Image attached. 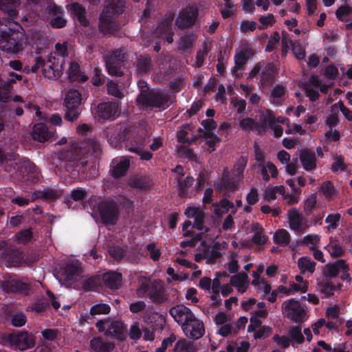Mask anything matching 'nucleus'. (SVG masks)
<instances>
[{"label":"nucleus","instance_id":"nucleus-41","mask_svg":"<svg viewBox=\"0 0 352 352\" xmlns=\"http://www.w3.org/2000/svg\"><path fill=\"white\" fill-rule=\"evenodd\" d=\"M15 241L19 244L27 245L33 239L32 228H29L19 231L14 235Z\"/></svg>","mask_w":352,"mask_h":352},{"label":"nucleus","instance_id":"nucleus-24","mask_svg":"<svg viewBox=\"0 0 352 352\" xmlns=\"http://www.w3.org/2000/svg\"><path fill=\"white\" fill-rule=\"evenodd\" d=\"M174 19V14H166L161 21L159 22L154 31L156 37H162L164 34L173 30L172 23Z\"/></svg>","mask_w":352,"mask_h":352},{"label":"nucleus","instance_id":"nucleus-9","mask_svg":"<svg viewBox=\"0 0 352 352\" xmlns=\"http://www.w3.org/2000/svg\"><path fill=\"white\" fill-rule=\"evenodd\" d=\"M6 342L16 351H23L34 347L35 336L27 331H14L5 337Z\"/></svg>","mask_w":352,"mask_h":352},{"label":"nucleus","instance_id":"nucleus-64","mask_svg":"<svg viewBox=\"0 0 352 352\" xmlns=\"http://www.w3.org/2000/svg\"><path fill=\"white\" fill-rule=\"evenodd\" d=\"M252 242L258 245H263L267 241V236L265 234L264 231H259L252 236Z\"/></svg>","mask_w":352,"mask_h":352},{"label":"nucleus","instance_id":"nucleus-11","mask_svg":"<svg viewBox=\"0 0 352 352\" xmlns=\"http://www.w3.org/2000/svg\"><path fill=\"white\" fill-rule=\"evenodd\" d=\"M96 326L99 331L104 332V335L116 339L119 341H124L126 338V329L124 324L120 321L113 320L111 322L109 320H100Z\"/></svg>","mask_w":352,"mask_h":352},{"label":"nucleus","instance_id":"nucleus-43","mask_svg":"<svg viewBox=\"0 0 352 352\" xmlns=\"http://www.w3.org/2000/svg\"><path fill=\"white\" fill-rule=\"evenodd\" d=\"M43 74L49 79L58 78L60 76L61 71L58 65L54 63L45 65L43 69Z\"/></svg>","mask_w":352,"mask_h":352},{"label":"nucleus","instance_id":"nucleus-17","mask_svg":"<svg viewBox=\"0 0 352 352\" xmlns=\"http://www.w3.org/2000/svg\"><path fill=\"white\" fill-rule=\"evenodd\" d=\"M239 181L236 176L232 175L228 169L225 168L221 179L214 184V188L219 192L223 191L233 192L237 188Z\"/></svg>","mask_w":352,"mask_h":352},{"label":"nucleus","instance_id":"nucleus-53","mask_svg":"<svg viewBox=\"0 0 352 352\" xmlns=\"http://www.w3.org/2000/svg\"><path fill=\"white\" fill-rule=\"evenodd\" d=\"M247 279L248 275L245 272H241L231 277L230 284L235 287L241 289L245 286Z\"/></svg>","mask_w":352,"mask_h":352},{"label":"nucleus","instance_id":"nucleus-50","mask_svg":"<svg viewBox=\"0 0 352 352\" xmlns=\"http://www.w3.org/2000/svg\"><path fill=\"white\" fill-rule=\"evenodd\" d=\"M195 37L192 34H185L181 37L179 43V50L186 51L192 47L193 43L195 41Z\"/></svg>","mask_w":352,"mask_h":352},{"label":"nucleus","instance_id":"nucleus-16","mask_svg":"<svg viewBox=\"0 0 352 352\" xmlns=\"http://www.w3.org/2000/svg\"><path fill=\"white\" fill-rule=\"evenodd\" d=\"M128 126L126 124H121L116 126L109 127L105 131L108 142L112 147H117L122 142H126L128 134Z\"/></svg>","mask_w":352,"mask_h":352},{"label":"nucleus","instance_id":"nucleus-37","mask_svg":"<svg viewBox=\"0 0 352 352\" xmlns=\"http://www.w3.org/2000/svg\"><path fill=\"white\" fill-rule=\"evenodd\" d=\"M239 128L245 131H257L260 134L258 122L252 118H245L239 121Z\"/></svg>","mask_w":352,"mask_h":352},{"label":"nucleus","instance_id":"nucleus-10","mask_svg":"<svg viewBox=\"0 0 352 352\" xmlns=\"http://www.w3.org/2000/svg\"><path fill=\"white\" fill-rule=\"evenodd\" d=\"M79 162L76 163L75 168L80 171L87 164V160L85 159L89 156L94 158H98L102 155V146L100 143L96 139L88 138L84 142H80L79 145Z\"/></svg>","mask_w":352,"mask_h":352},{"label":"nucleus","instance_id":"nucleus-60","mask_svg":"<svg viewBox=\"0 0 352 352\" xmlns=\"http://www.w3.org/2000/svg\"><path fill=\"white\" fill-rule=\"evenodd\" d=\"M49 23L52 28L59 29L66 25L67 20L63 17V15H59L50 18Z\"/></svg>","mask_w":352,"mask_h":352},{"label":"nucleus","instance_id":"nucleus-26","mask_svg":"<svg viewBox=\"0 0 352 352\" xmlns=\"http://www.w3.org/2000/svg\"><path fill=\"white\" fill-rule=\"evenodd\" d=\"M90 347L95 352H111L115 348V344L104 342L100 337H94L90 341Z\"/></svg>","mask_w":352,"mask_h":352},{"label":"nucleus","instance_id":"nucleus-61","mask_svg":"<svg viewBox=\"0 0 352 352\" xmlns=\"http://www.w3.org/2000/svg\"><path fill=\"white\" fill-rule=\"evenodd\" d=\"M256 27L257 23L254 21L243 20L240 24V30L243 33L254 32Z\"/></svg>","mask_w":352,"mask_h":352},{"label":"nucleus","instance_id":"nucleus-21","mask_svg":"<svg viewBox=\"0 0 352 352\" xmlns=\"http://www.w3.org/2000/svg\"><path fill=\"white\" fill-rule=\"evenodd\" d=\"M303 168L307 171H312L316 168V157L314 152L305 148L301 151L299 156Z\"/></svg>","mask_w":352,"mask_h":352},{"label":"nucleus","instance_id":"nucleus-5","mask_svg":"<svg viewBox=\"0 0 352 352\" xmlns=\"http://www.w3.org/2000/svg\"><path fill=\"white\" fill-rule=\"evenodd\" d=\"M137 292L140 296L146 294L153 302L157 305L168 300L164 283L160 280L150 281L148 279L144 278L140 283Z\"/></svg>","mask_w":352,"mask_h":352},{"label":"nucleus","instance_id":"nucleus-42","mask_svg":"<svg viewBox=\"0 0 352 352\" xmlns=\"http://www.w3.org/2000/svg\"><path fill=\"white\" fill-rule=\"evenodd\" d=\"M298 266L302 274L306 271L312 274L315 271L316 263L308 257L302 256L298 259Z\"/></svg>","mask_w":352,"mask_h":352},{"label":"nucleus","instance_id":"nucleus-56","mask_svg":"<svg viewBox=\"0 0 352 352\" xmlns=\"http://www.w3.org/2000/svg\"><path fill=\"white\" fill-rule=\"evenodd\" d=\"M290 337L292 340H294L298 344H301L305 340V338L301 331V327L299 326L293 327L291 329Z\"/></svg>","mask_w":352,"mask_h":352},{"label":"nucleus","instance_id":"nucleus-45","mask_svg":"<svg viewBox=\"0 0 352 352\" xmlns=\"http://www.w3.org/2000/svg\"><path fill=\"white\" fill-rule=\"evenodd\" d=\"M131 186L133 188L148 190L151 187L150 181L145 177H135L131 181Z\"/></svg>","mask_w":352,"mask_h":352},{"label":"nucleus","instance_id":"nucleus-12","mask_svg":"<svg viewBox=\"0 0 352 352\" xmlns=\"http://www.w3.org/2000/svg\"><path fill=\"white\" fill-rule=\"evenodd\" d=\"M126 146L130 152L144 148L147 143V133L140 126L129 124Z\"/></svg>","mask_w":352,"mask_h":352},{"label":"nucleus","instance_id":"nucleus-47","mask_svg":"<svg viewBox=\"0 0 352 352\" xmlns=\"http://www.w3.org/2000/svg\"><path fill=\"white\" fill-rule=\"evenodd\" d=\"M248 160L245 157L241 156L235 163L233 175L241 180L243 178L244 170L246 167Z\"/></svg>","mask_w":352,"mask_h":352},{"label":"nucleus","instance_id":"nucleus-7","mask_svg":"<svg viewBox=\"0 0 352 352\" xmlns=\"http://www.w3.org/2000/svg\"><path fill=\"white\" fill-rule=\"evenodd\" d=\"M16 177L23 186H31L39 181V171L36 165L24 158L16 163Z\"/></svg>","mask_w":352,"mask_h":352},{"label":"nucleus","instance_id":"nucleus-2","mask_svg":"<svg viewBox=\"0 0 352 352\" xmlns=\"http://www.w3.org/2000/svg\"><path fill=\"white\" fill-rule=\"evenodd\" d=\"M174 320L181 325L184 335L192 340L202 338L205 333L203 322L198 319L191 309H168Z\"/></svg>","mask_w":352,"mask_h":352},{"label":"nucleus","instance_id":"nucleus-18","mask_svg":"<svg viewBox=\"0 0 352 352\" xmlns=\"http://www.w3.org/2000/svg\"><path fill=\"white\" fill-rule=\"evenodd\" d=\"M2 258L12 267H19L24 258L23 251L17 248H7L2 253Z\"/></svg>","mask_w":352,"mask_h":352},{"label":"nucleus","instance_id":"nucleus-6","mask_svg":"<svg viewBox=\"0 0 352 352\" xmlns=\"http://www.w3.org/2000/svg\"><path fill=\"white\" fill-rule=\"evenodd\" d=\"M82 94L76 89H69L64 98V119L68 122L76 121L82 111Z\"/></svg>","mask_w":352,"mask_h":352},{"label":"nucleus","instance_id":"nucleus-33","mask_svg":"<svg viewBox=\"0 0 352 352\" xmlns=\"http://www.w3.org/2000/svg\"><path fill=\"white\" fill-rule=\"evenodd\" d=\"M276 123L274 113L271 110H267L265 114L261 118V123L258 122L260 134L265 133L267 127H273Z\"/></svg>","mask_w":352,"mask_h":352},{"label":"nucleus","instance_id":"nucleus-35","mask_svg":"<svg viewBox=\"0 0 352 352\" xmlns=\"http://www.w3.org/2000/svg\"><path fill=\"white\" fill-rule=\"evenodd\" d=\"M69 78L71 81L83 82L87 80L88 77L83 74L77 63L72 62L69 67Z\"/></svg>","mask_w":352,"mask_h":352},{"label":"nucleus","instance_id":"nucleus-4","mask_svg":"<svg viewBox=\"0 0 352 352\" xmlns=\"http://www.w3.org/2000/svg\"><path fill=\"white\" fill-rule=\"evenodd\" d=\"M170 95L155 89H142L137 101L146 109L165 110L169 107Z\"/></svg>","mask_w":352,"mask_h":352},{"label":"nucleus","instance_id":"nucleus-20","mask_svg":"<svg viewBox=\"0 0 352 352\" xmlns=\"http://www.w3.org/2000/svg\"><path fill=\"white\" fill-rule=\"evenodd\" d=\"M115 160L111 162L110 173L115 179L124 177L130 166V161L128 158H121L116 164Z\"/></svg>","mask_w":352,"mask_h":352},{"label":"nucleus","instance_id":"nucleus-52","mask_svg":"<svg viewBox=\"0 0 352 352\" xmlns=\"http://www.w3.org/2000/svg\"><path fill=\"white\" fill-rule=\"evenodd\" d=\"M317 203V196L316 193L309 195L304 203V211L307 216H309L312 210L315 208Z\"/></svg>","mask_w":352,"mask_h":352},{"label":"nucleus","instance_id":"nucleus-49","mask_svg":"<svg viewBox=\"0 0 352 352\" xmlns=\"http://www.w3.org/2000/svg\"><path fill=\"white\" fill-rule=\"evenodd\" d=\"M325 249L329 252L332 258H338L342 256L344 254V249L337 241H331Z\"/></svg>","mask_w":352,"mask_h":352},{"label":"nucleus","instance_id":"nucleus-55","mask_svg":"<svg viewBox=\"0 0 352 352\" xmlns=\"http://www.w3.org/2000/svg\"><path fill=\"white\" fill-rule=\"evenodd\" d=\"M261 25L258 26L259 30H264L268 25H272L275 22L274 16L272 14H268L267 16H261L258 19Z\"/></svg>","mask_w":352,"mask_h":352},{"label":"nucleus","instance_id":"nucleus-46","mask_svg":"<svg viewBox=\"0 0 352 352\" xmlns=\"http://www.w3.org/2000/svg\"><path fill=\"white\" fill-rule=\"evenodd\" d=\"M273 239L276 244L286 245L290 241V235L286 230L280 229L274 233Z\"/></svg>","mask_w":352,"mask_h":352},{"label":"nucleus","instance_id":"nucleus-28","mask_svg":"<svg viewBox=\"0 0 352 352\" xmlns=\"http://www.w3.org/2000/svg\"><path fill=\"white\" fill-rule=\"evenodd\" d=\"M52 135L47 126L43 123H37L33 127L32 138L36 141L44 142L50 139Z\"/></svg>","mask_w":352,"mask_h":352},{"label":"nucleus","instance_id":"nucleus-15","mask_svg":"<svg viewBox=\"0 0 352 352\" xmlns=\"http://www.w3.org/2000/svg\"><path fill=\"white\" fill-rule=\"evenodd\" d=\"M118 102H100L91 109L92 114L98 120H114L119 109Z\"/></svg>","mask_w":352,"mask_h":352},{"label":"nucleus","instance_id":"nucleus-25","mask_svg":"<svg viewBox=\"0 0 352 352\" xmlns=\"http://www.w3.org/2000/svg\"><path fill=\"white\" fill-rule=\"evenodd\" d=\"M347 268V263L344 259H339L332 263L325 265L324 276L329 278L336 277L342 270Z\"/></svg>","mask_w":352,"mask_h":352},{"label":"nucleus","instance_id":"nucleus-8","mask_svg":"<svg viewBox=\"0 0 352 352\" xmlns=\"http://www.w3.org/2000/svg\"><path fill=\"white\" fill-rule=\"evenodd\" d=\"M98 213L102 224L115 226L119 218V206L114 199L106 198L97 207Z\"/></svg>","mask_w":352,"mask_h":352},{"label":"nucleus","instance_id":"nucleus-48","mask_svg":"<svg viewBox=\"0 0 352 352\" xmlns=\"http://www.w3.org/2000/svg\"><path fill=\"white\" fill-rule=\"evenodd\" d=\"M287 317L292 321L299 323L303 322L306 319L305 309H287Z\"/></svg>","mask_w":352,"mask_h":352},{"label":"nucleus","instance_id":"nucleus-29","mask_svg":"<svg viewBox=\"0 0 352 352\" xmlns=\"http://www.w3.org/2000/svg\"><path fill=\"white\" fill-rule=\"evenodd\" d=\"M276 68L274 63H269L261 74V83L265 86H271L274 82Z\"/></svg>","mask_w":352,"mask_h":352},{"label":"nucleus","instance_id":"nucleus-14","mask_svg":"<svg viewBox=\"0 0 352 352\" xmlns=\"http://www.w3.org/2000/svg\"><path fill=\"white\" fill-rule=\"evenodd\" d=\"M198 16V9L195 6H188L179 11L175 19V25L181 30L192 28L195 25Z\"/></svg>","mask_w":352,"mask_h":352},{"label":"nucleus","instance_id":"nucleus-36","mask_svg":"<svg viewBox=\"0 0 352 352\" xmlns=\"http://www.w3.org/2000/svg\"><path fill=\"white\" fill-rule=\"evenodd\" d=\"M289 223L292 230L300 231L302 230V218L296 208H292L289 211Z\"/></svg>","mask_w":352,"mask_h":352},{"label":"nucleus","instance_id":"nucleus-34","mask_svg":"<svg viewBox=\"0 0 352 352\" xmlns=\"http://www.w3.org/2000/svg\"><path fill=\"white\" fill-rule=\"evenodd\" d=\"M82 286L86 291L98 290L102 287V275H95L85 279Z\"/></svg>","mask_w":352,"mask_h":352},{"label":"nucleus","instance_id":"nucleus-22","mask_svg":"<svg viewBox=\"0 0 352 352\" xmlns=\"http://www.w3.org/2000/svg\"><path fill=\"white\" fill-rule=\"evenodd\" d=\"M70 12L72 16L76 18L82 26H89L90 23L87 18V10L82 5L77 2L72 3Z\"/></svg>","mask_w":352,"mask_h":352},{"label":"nucleus","instance_id":"nucleus-39","mask_svg":"<svg viewBox=\"0 0 352 352\" xmlns=\"http://www.w3.org/2000/svg\"><path fill=\"white\" fill-rule=\"evenodd\" d=\"M173 349L177 352H197V347L194 342L182 338L175 343Z\"/></svg>","mask_w":352,"mask_h":352},{"label":"nucleus","instance_id":"nucleus-31","mask_svg":"<svg viewBox=\"0 0 352 352\" xmlns=\"http://www.w3.org/2000/svg\"><path fill=\"white\" fill-rule=\"evenodd\" d=\"M19 4V0H0V10L9 17L14 18L17 15L16 8Z\"/></svg>","mask_w":352,"mask_h":352},{"label":"nucleus","instance_id":"nucleus-13","mask_svg":"<svg viewBox=\"0 0 352 352\" xmlns=\"http://www.w3.org/2000/svg\"><path fill=\"white\" fill-rule=\"evenodd\" d=\"M105 65L109 74L122 76V67L125 61V53L122 48L116 49L107 54L104 57Z\"/></svg>","mask_w":352,"mask_h":352},{"label":"nucleus","instance_id":"nucleus-57","mask_svg":"<svg viewBox=\"0 0 352 352\" xmlns=\"http://www.w3.org/2000/svg\"><path fill=\"white\" fill-rule=\"evenodd\" d=\"M341 219V215L339 213L329 214L325 219V222L329 223L327 227L328 230L331 229H336L338 227V223Z\"/></svg>","mask_w":352,"mask_h":352},{"label":"nucleus","instance_id":"nucleus-27","mask_svg":"<svg viewBox=\"0 0 352 352\" xmlns=\"http://www.w3.org/2000/svg\"><path fill=\"white\" fill-rule=\"evenodd\" d=\"M6 320L13 327H21L27 322V316L22 312L14 313L12 309H4Z\"/></svg>","mask_w":352,"mask_h":352},{"label":"nucleus","instance_id":"nucleus-40","mask_svg":"<svg viewBox=\"0 0 352 352\" xmlns=\"http://www.w3.org/2000/svg\"><path fill=\"white\" fill-rule=\"evenodd\" d=\"M64 274L67 280H73L77 278L80 274L79 264L77 262L67 263L65 265Z\"/></svg>","mask_w":352,"mask_h":352},{"label":"nucleus","instance_id":"nucleus-1","mask_svg":"<svg viewBox=\"0 0 352 352\" xmlns=\"http://www.w3.org/2000/svg\"><path fill=\"white\" fill-rule=\"evenodd\" d=\"M25 45V33L21 25L6 19H0V50L15 54L23 51Z\"/></svg>","mask_w":352,"mask_h":352},{"label":"nucleus","instance_id":"nucleus-44","mask_svg":"<svg viewBox=\"0 0 352 352\" xmlns=\"http://www.w3.org/2000/svg\"><path fill=\"white\" fill-rule=\"evenodd\" d=\"M151 58L147 56H140L138 58L137 68L140 73H147L151 69Z\"/></svg>","mask_w":352,"mask_h":352},{"label":"nucleus","instance_id":"nucleus-19","mask_svg":"<svg viewBox=\"0 0 352 352\" xmlns=\"http://www.w3.org/2000/svg\"><path fill=\"white\" fill-rule=\"evenodd\" d=\"M102 286L111 289H118L122 285V275L121 273L109 271L102 275Z\"/></svg>","mask_w":352,"mask_h":352},{"label":"nucleus","instance_id":"nucleus-62","mask_svg":"<svg viewBox=\"0 0 352 352\" xmlns=\"http://www.w3.org/2000/svg\"><path fill=\"white\" fill-rule=\"evenodd\" d=\"M107 91L109 94L116 98H122L124 96L122 91L119 88V86L112 81L108 84Z\"/></svg>","mask_w":352,"mask_h":352},{"label":"nucleus","instance_id":"nucleus-23","mask_svg":"<svg viewBox=\"0 0 352 352\" xmlns=\"http://www.w3.org/2000/svg\"><path fill=\"white\" fill-rule=\"evenodd\" d=\"M1 285L6 292H25L28 289L26 283L16 278L3 281Z\"/></svg>","mask_w":352,"mask_h":352},{"label":"nucleus","instance_id":"nucleus-59","mask_svg":"<svg viewBox=\"0 0 352 352\" xmlns=\"http://www.w3.org/2000/svg\"><path fill=\"white\" fill-rule=\"evenodd\" d=\"M279 41L280 35L278 32L276 31L274 32L267 41V44L265 47V51L267 52H271L274 51L276 45L279 43Z\"/></svg>","mask_w":352,"mask_h":352},{"label":"nucleus","instance_id":"nucleus-3","mask_svg":"<svg viewBox=\"0 0 352 352\" xmlns=\"http://www.w3.org/2000/svg\"><path fill=\"white\" fill-rule=\"evenodd\" d=\"M124 7L123 0H108L98 17V30L103 36H116L119 30L114 16L122 13Z\"/></svg>","mask_w":352,"mask_h":352},{"label":"nucleus","instance_id":"nucleus-38","mask_svg":"<svg viewBox=\"0 0 352 352\" xmlns=\"http://www.w3.org/2000/svg\"><path fill=\"white\" fill-rule=\"evenodd\" d=\"M61 196L62 190L60 189L47 188L37 192V197L45 200L54 201L59 199Z\"/></svg>","mask_w":352,"mask_h":352},{"label":"nucleus","instance_id":"nucleus-51","mask_svg":"<svg viewBox=\"0 0 352 352\" xmlns=\"http://www.w3.org/2000/svg\"><path fill=\"white\" fill-rule=\"evenodd\" d=\"M352 13V8L349 6H340L336 11V17L341 21H349L348 16Z\"/></svg>","mask_w":352,"mask_h":352},{"label":"nucleus","instance_id":"nucleus-58","mask_svg":"<svg viewBox=\"0 0 352 352\" xmlns=\"http://www.w3.org/2000/svg\"><path fill=\"white\" fill-rule=\"evenodd\" d=\"M346 165L344 164V157L342 155H336L335 162L331 165V170L333 173H337L338 170L345 171L346 170Z\"/></svg>","mask_w":352,"mask_h":352},{"label":"nucleus","instance_id":"nucleus-30","mask_svg":"<svg viewBox=\"0 0 352 352\" xmlns=\"http://www.w3.org/2000/svg\"><path fill=\"white\" fill-rule=\"evenodd\" d=\"M177 191L178 195L181 198L186 197L189 193V189L192 186L195 179L191 176H187L182 179L177 177Z\"/></svg>","mask_w":352,"mask_h":352},{"label":"nucleus","instance_id":"nucleus-54","mask_svg":"<svg viewBox=\"0 0 352 352\" xmlns=\"http://www.w3.org/2000/svg\"><path fill=\"white\" fill-rule=\"evenodd\" d=\"M45 12L50 18L63 15L64 13L63 8L56 5L55 3H52L47 5L45 8Z\"/></svg>","mask_w":352,"mask_h":352},{"label":"nucleus","instance_id":"nucleus-63","mask_svg":"<svg viewBox=\"0 0 352 352\" xmlns=\"http://www.w3.org/2000/svg\"><path fill=\"white\" fill-rule=\"evenodd\" d=\"M109 255L116 260L121 259L124 255V251L120 246H111L108 249Z\"/></svg>","mask_w":352,"mask_h":352},{"label":"nucleus","instance_id":"nucleus-32","mask_svg":"<svg viewBox=\"0 0 352 352\" xmlns=\"http://www.w3.org/2000/svg\"><path fill=\"white\" fill-rule=\"evenodd\" d=\"M250 54L251 50L248 49H246L245 50H241L235 54L234 67L232 70L233 74L238 70L243 69V66L248 63Z\"/></svg>","mask_w":352,"mask_h":352}]
</instances>
